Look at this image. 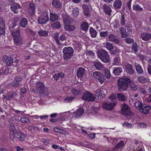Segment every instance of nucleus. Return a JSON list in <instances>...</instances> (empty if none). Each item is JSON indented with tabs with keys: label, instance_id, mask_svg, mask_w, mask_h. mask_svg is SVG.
Masks as SVG:
<instances>
[{
	"label": "nucleus",
	"instance_id": "1",
	"mask_svg": "<svg viewBox=\"0 0 151 151\" xmlns=\"http://www.w3.org/2000/svg\"><path fill=\"white\" fill-rule=\"evenodd\" d=\"M130 83L131 79L127 77H124L119 79L118 85L119 91L121 92L126 91Z\"/></svg>",
	"mask_w": 151,
	"mask_h": 151
},
{
	"label": "nucleus",
	"instance_id": "2",
	"mask_svg": "<svg viewBox=\"0 0 151 151\" xmlns=\"http://www.w3.org/2000/svg\"><path fill=\"white\" fill-rule=\"evenodd\" d=\"M116 95H111L110 96L109 99L111 100V101H108L103 102L102 104L103 108L109 111L112 110L114 107L116 105V103L115 102L117 99Z\"/></svg>",
	"mask_w": 151,
	"mask_h": 151
},
{
	"label": "nucleus",
	"instance_id": "3",
	"mask_svg": "<svg viewBox=\"0 0 151 151\" xmlns=\"http://www.w3.org/2000/svg\"><path fill=\"white\" fill-rule=\"evenodd\" d=\"M63 59L65 61H68L73 55V50L70 47H65L63 50Z\"/></svg>",
	"mask_w": 151,
	"mask_h": 151
},
{
	"label": "nucleus",
	"instance_id": "4",
	"mask_svg": "<svg viewBox=\"0 0 151 151\" xmlns=\"http://www.w3.org/2000/svg\"><path fill=\"white\" fill-rule=\"evenodd\" d=\"M97 55L99 58L105 63L110 62V57L108 52L103 49H101L97 52Z\"/></svg>",
	"mask_w": 151,
	"mask_h": 151
},
{
	"label": "nucleus",
	"instance_id": "5",
	"mask_svg": "<svg viewBox=\"0 0 151 151\" xmlns=\"http://www.w3.org/2000/svg\"><path fill=\"white\" fill-rule=\"evenodd\" d=\"M36 91L37 93L41 94H47L48 90L45 88L44 84L41 82L37 83L36 86Z\"/></svg>",
	"mask_w": 151,
	"mask_h": 151
},
{
	"label": "nucleus",
	"instance_id": "6",
	"mask_svg": "<svg viewBox=\"0 0 151 151\" xmlns=\"http://www.w3.org/2000/svg\"><path fill=\"white\" fill-rule=\"evenodd\" d=\"M48 14V12L47 11L42 12L38 18L37 20L38 23L40 24H46L49 20Z\"/></svg>",
	"mask_w": 151,
	"mask_h": 151
},
{
	"label": "nucleus",
	"instance_id": "7",
	"mask_svg": "<svg viewBox=\"0 0 151 151\" xmlns=\"http://www.w3.org/2000/svg\"><path fill=\"white\" fill-rule=\"evenodd\" d=\"M121 112L122 114L126 116H131L133 115V113L131 112L130 109L127 105L125 104H123Z\"/></svg>",
	"mask_w": 151,
	"mask_h": 151
},
{
	"label": "nucleus",
	"instance_id": "8",
	"mask_svg": "<svg viewBox=\"0 0 151 151\" xmlns=\"http://www.w3.org/2000/svg\"><path fill=\"white\" fill-rule=\"evenodd\" d=\"M93 75L101 84H102L105 80L104 75L100 72L96 71L93 73Z\"/></svg>",
	"mask_w": 151,
	"mask_h": 151
},
{
	"label": "nucleus",
	"instance_id": "9",
	"mask_svg": "<svg viewBox=\"0 0 151 151\" xmlns=\"http://www.w3.org/2000/svg\"><path fill=\"white\" fill-rule=\"evenodd\" d=\"M124 65L126 72L127 73L132 75L134 73V70L132 65L128 63H125L124 64Z\"/></svg>",
	"mask_w": 151,
	"mask_h": 151
},
{
	"label": "nucleus",
	"instance_id": "10",
	"mask_svg": "<svg viewBox=\"0 0 151 151\" xmlns=\"http://www.w3.org/2000/svg\"><path fill=\"white\" fill-rule=\"evenodd\" d=\"M3 61L6 63V65L8 66L12 65H14L13 63H14V62H13L12 58L11 57L4 55L3 56Z\"/></svg>",
	"mask_w": 151,
	"mask_h": 151
},
{
	"label": "nucleus",
	"instance_id": "11",
	"mask_svg": "<svg viewBox=\"0 0 151 151\" xmlns=\"http://www.w3.org/2000/svg\"><path fill=\"white\" fill-rule=\"evenodd\" d=\"M84 112V110L82 108L78 109L75 112L72 113L73 116L75 118H79L81 116Z\"/></svg>",
	"mask_w": 151,
	"mask_h": 151
},
{
	"label": "nucleus",
	"instance_id": "12",
	"mask_svg": "<svg viewBox=\"0 0 151 151\" xmlns=\"http://www.w3.org/2000/svg\"><path fill=\"white\" fill-rule=\"evenodd\" d=\"M71 92L72 93L74 94H93L85 90H77L74 88H73L71 89Z\"/></svg>",
	"mask_w": 151,
	"mask_h": 151
},
{
	"label": "nucleus",
	"instance_id": "13",
	"mask_svg": "<svg viewBox=\"0 0 151 151\" xmlns=\"http://www.w3.org/2000/svg\"><path fill=\"white\" fill-rule=\"evenodd\" d=\"M123 72L122 68L120 66L113 67L112 73L115 76H119Z\"/></svg>",
	"mask_w": 151,
	"mask_h": 151
},
{
	"label": "nucleus",
	"instance_id": "14",
	"mask_svg": "<svg viewBox=\"0 0 151 151\" xmlns=\"http://www.w3.org/2000/svg\"><path fill=\"white\" fill-rule=\"evenodd\" d=\"M150 105H143L141 109H140V111L144 115H147L149 112L150 109Z\"/></svg>",
	"mask_w": 151,
	"mask_h": 151
},
{
	"label": "nucleus",
	"instance_id": "15",
	"mask_svg": "<svg viewBox=\"0 0 151 151\" xmlns=\"http://www.w3.org/2000/svg\"><path fill=\"white\" fill-rule=\"evenodd\" d=\"M102 9L106 14L109 16L111 15L112 11L109 6L106 4H104L103 6Z\"/></svg>",
	"mask_w": 151,
	"mask_h": 151
},
{
	"label": "nucleus",
	"instance_id": "16",
	"mask_svg": "<svg viewBox=\"0 0 151 151\" xmlns=\"http://www.w3.org/2000/svg\"><path fill=\"white\" fill-rule=\"evenodd\" d=\"M95 95H83L82 99L85 101H92L95 99Z\"/></svg>",
	"mask_w": 151,
	"mask_h": 151
},
{
	"label": "nucleus",
	"instance_id": "17",
	"mask_svg": "<svg viewBox=\"0 0 151 151\" xmlns=\"http://www.w3.org/2000/svg\"><path fill=\"white\" fill-rule=\"evenodd\" d=\"M109 39L110 41L116 44L119 43L120 42V39L113 34H111L109 36Z\"/></svg>",
	"mask_w": 151,
	"mask_h": 151
},
{
	"label": "nucleus",
	"instance_id": "18",
	"mask_svg": "<svg viewBox=\"0 0 151 151\" xmlns=\"http://www.w3.org/2000/svg\"><path fill=\"white\" fill-rule=\"evenodd\" d=\"M13 138H16L20 141H24L25 138V136L24 134L21 133H16L13 136Z\"/></svg>",
	"mask_w": 151,
	"mask_h": 151
},
{
	"label": "nucleus",
	"instance_id": "19",
	"mask_svg": "<svg viewBox=\"0 0 151 151\" xmlns=\"http://www.w3.org/2000/svg\"><path fill=\"white\" fill-rule=\"evenodd\" d=\"M63 21L64 23L66 25L72 24L73 22V20L67 15H65L63 17Z\"/></svg>",
	"mask_w": 151,
	"mask_h": 151
},
{
	"label": "nucleus",
	"instance_id": "20",
	"mask_svg": "<svg viewBox=\"0 0 151 151\" xmlns=\"http://www.w3.org/2000/svg\"><path fill=\"white\" fill-rule=\"evenodd\" d=\"M11 31H12L11 35L13 37L15 38L20 36V30L18 27L15 29L14 28Z\"/></svg>",
	"mask_w": 151,
	"mask_h": 151
},
{
	"label": "nucleus",
	"instance_id": "21",
	"mask_svg": "<svg viewBox=\"0 0 151 151\" xmlns=\"http://www.w3.org/2000/svg\"><path fill=\"white\" fill-rule=\"evenodd\" d=\"M52 4L54 8L57 9H60L62 5L58 0H52Z\"/></svg>",
	"mask_w": 151,
	"mask_h": 151
},
{
	"label": "nucleus",
	"instance_id": "22",
	"mask_svg": "<svg viewBox=\"0 0 151 151\" xmlns=\"http://www.w3.org/2000/svg\"><path fill=\"white\" fill-rule=\"evenodd\" d=\"M142 39L145 41H147L151 38V34L149 33H143L141 35Z\"/></svg>",
	"mask_w": 151,
	"mask_h": 151
},
{
	"label": "nucleus",
	"instance_id": "23",
	"mask_svg": "<svg viewBox=\"0 0 151 151\" xmlns=\"http://www.w3.org/2000/svg\"><path fill=\"white\" fill-rule=\"evenodd\" d=\"M20 7L18 3L14 2L11 4V8L14 13H17L18 12V9Z\"/></svg>",
	"mask_w": 151,
	"mask_h": 151
},
{
	"label": "nucleus",
	"instance_id": "24",
	"mask_svg": "<svg viewBox=\"0 0 151 151\" xmlns=\"http://www.w3.org/2000/svg\"><path fill=\"white\" fill-rule=\"evenodd\" d=\"M85 73V69L81 67L79 68L77 70V76L80 78H82Z\"/></svg>",
	"mask_w": 151,
	"mask_h": 151
},
{
	"label": "nucleus",
	"instance_id": "25",
	"mask_svg": "<svg viewBox=\"0 0 151 151\" xmlns=\"http://www.w3.org/2000/svg\"><path fill=\"white\" fill-rule=\"evenodd\" d=\"M10 130V137H13V136L17 133L15 129V128L13 123H11L9 127Z\"/></svg>",
	"mask_w": 151,
	"mask_h": 151
},
{
	"label": "nucleus",
	"instance_id": "26",
	"mask_svg": "<svg viewBox=\"0 0 151 151\" xmlns=\"http://www.w3.org/2000/svg\"><path fill=\"white\" fill-rule=\"evenodd\" d=\"M134 67L137 73L139 74H141L143 73L144 71L140 65L136 63H135Z\"/></svg>",
	"mask_w": 151,
	"mask_h": 151
},
{
	"label": "nucleus",
	"instance_id": "27",
	"mask_svg": "<svg viewBox=\"0 0 151 151\" xmlns=\"http://www.w3.org/2000/svg\"><path fill=\"white\" fill-rule=\"evenodd\" d=\"M120 34L121 35V37L122 38L126 37L129 36L127 32L126 29L124 27H122L120 28Z\"/></svg>",
	"mask_w": 151,
	"mask_h": 151
},
{
	"label": "nucleus",
	"instance_id": "28",
	"mask_svg": "<svg viewBox=\"0 0 151 151\" xmlns=\"http://www.w3.org/2000/svg\"><path fill=\"white\" fill-rule=\"evenodd\" d=\"M4 27L5 25L4 24L3 19L2 18H0V36L5 34Z\"/></svg>",
	"mask_w": 151,
	"mask_h": 151
},
{
	"label": "nucleus",
	"instance_id": "29",
	"mask_svg": "<svg viewBox=\"0 0 151 151\" xmlns=\"http://www.w3.org/2000/svg\"><path fill=\"white\" fill-rule=\"evenodd\" d=\"M35 9V7L34 4L32 3H30L28 8V11L31 16L33 15Z\"/></svg>",
	"mask_w": 151,
	"mask_h": 151
},
{
	"label": "nucleus",
	"instance_id": "30",
	"mask_svg": "<svg viewBox=\"0 0 151 151\" xmlns=\"http://www.w3.org/2000/svg\"><path fill=\"white\" fill-rule=\"evenodd\" d=\"M122 5V1L119 0H116L114 1L113 4L114 8L117 9L120 8Z\"/></svg>",
	"mask_w": 151,
	"mask_h": 151
},
{
	"label": "nucleus",
	"instance_id": "31",
	"mask_svg": "<svg viewBox=\"0 0 151 151\" xmlns=\"http://www.w3.org/2000/svg\"><path fill=\"white\" fill-rule=\"evenodd\" d=\"M94 65L97 70H102L104 67V65L99 61L95 62Z\"/></svg>",
	"mask_w": 151,
	"mask_h": 151
},
{
	"label": "nucleus",
	"instance_id": "32",
	"mask_svg": "<svg viewBox=\"0 0 151 151\" xmlns=\"http://www.w3.org/2000/svg\"><path fill=\"white\" fill-rule=\"evenodd\" d=\"M59 35L58 33H56L54 35V38L55 42L57 43V45H58L59 47L61 46L62 45V44L60 42L59 40Z\"/></svg>",
	"mask_w": 151,
	"mask_h": 151
},
{
	"label": "nucleus",
	"instance_id": "33",
	"mask_svg": "<svg viewBox=\"0 0 151 151\" xmlns=\"http://www.w3.org/2000/svg\"><path fill=\"white\" fill-rule=\"evenodd\" d=\"M64 28L67 31H72L75 29V27L73 25H65Z\"/></svg>",
	"mask_w": 151,
	"mask_h": 151
},
{
	"label": "nucleus",
	"instance_id": "34",
	"mask_svg": "<svg viewBox=\"0 0 151 151\" xmlns=\"http://www.w3.org/2000/svg\"><path fill=\"white\" fill-rule=\"evenodd\" d=\"M104 76L107 79H109L111 77V74L109 71L106 68L104 69Z\"/></svg>",
	"mask_w": 151,
	"mask_h": 151
},
{
	"label": "nucleus",
	"instance_id": "35",
	"mask_svg": "<svg viewBox=\"0 0 151 151\" xmlns=\"http://www.w3.org/2000/svg\"><path fill=\"white\" fill-rule=\"evenodd\" d=\"M58 16L55 14L51 13H50V19L51 21L53 22L58 19Z\"/></svg>",
	"mask_w": 151,
	"mask_h": 151
},
{
	"label": "nucleus",
	"instance_id": "36",
	"mask_svg": "<svg viewBox=\"0 0 151 151\" xmlns=\"http://www.w3.org/2000/svg\"><path fill=\"white\" fill-rule=\"evenodd\" d=\"M138 47L139 46L137 45L136 43L133 42L131 50L133 51L134 52L136 53L138 51Z\"/></svg>",
	"mask_w": 151,
	"mask_h": 151
},
{
	"label": "nucleus",
	"instance_id": "37",
	"mask_svg": "<svg viewBox=\"0 0 151 151\" xmlns=\"http://www.w3.org/2000/svg\"><path fill=\"white\" fill-rule=\"evenodd\" d=\"M48 32L46 30L40 29L38 32V33L41 36H47L48 35Z\"/></svg>",
	"mask_w": 151,
	"mask_h": 151
},
{
	"label": "nucleus",
	"instance_id": "38",
	"mask_svg": "<svg viewBox=\"0 0 151 151\" xmlns=\"http://www.w3.org/2000/svg\"><path fill=\"white\" fill-rule=\"evenodd\" d=\"M75 98L74 96H69L65 98L64 102L65 103L71 102Z\"/></svg>",
	"mask_w": 151,
	"mask_h": 151
},
{
	"label": "nucleus",
	"instance_id": "39",
	"mask_svg": "<svg viewBox=\"0 0 151 151\" xmlns=\"http://www.w3.org/2000/svg\"><path fill=\"white\" fill-rule=\"evenodd\" d=\"M51 26L53 28L56 29H58L61 27V24L58 21H56L52 23L51 24Z\"/></svg>",
	"mask_w": 151,
	"mask_h": 151
},
{
	"label": "nucleus",
	"instance_id": "40",
	"mask_svg": "<svg viewBox=\"0 0 151 151\" xmlns=\"http://www.w3.org/2000/svg\"><path fill=\"white\" fill-rule=\"evenodd\" d=\"M27 19L24 18L21 20L20 22V26L24 28L25 27V26L27 24Z\"/></svg>",
	"mask_w": 151,
	"mask_h": 151
},
{
	"label": "nucleus",
	"instance_id": "41",
	"mask_svg": "<svg viewBox=\"0 0 151 151\" xmlns=\"http://www.w3.org/2000/svg\"><path fill=\"white\" fill-rule=\"evenodd\" d=\"M89 31L91 36L92 37H96L97 33L96 31L95 30L93 27H90L89 29Z\"/></svg>",
	"mask_w": 151,
	"mask_h": 151
},
{
	"label": "nucleus",
	"instance_id": "42",
	"mask_svg": "<svg viewBox=\"0 0 151 151\" xmlns=\"http://www.w3.org/2000/svg\"><path fill=\"white\" fill-rule=\"evenodd\" d=\"M81 29L85 31L87 30L88 28V24L86 22H83L81 25Z\"/></svg>",
	"mask_w": 151,
	"mask_h": 151
},
{
	"label": "nucleus",
	"instance_id": "43",
	"mask_svg": "<svg viewBox=\"0 0 151 151\" xmlns=\"http://www.w3.org/2000/svg\"><path fill=\"white\" fill-rule=\"evenodd\" d=\"M14 43L17 45H22V38L21 37L14 38Z\"/></svg>",
	"mask_w": 151,
	"mask_h": 151
},
{
	"label": "nucleus",
	"instance_id": "44",
	"mask_svg": "<svg viewBox=\"0 0 151 151\" xmlns=\"http://www.w3.org/2000/svg\"><path fill=\"white\" fill-rule=\"evenodd\" d=\"M120 23L121 26H123L125 24L126 19H125L124 15L122 14L120 18Z\"/></svg>",
	"mask_w": 151,
	"mask_h": 151
},
{
	"label": "nucleus",
	"instance_id": "45",
	"mask_svg": "<svg viewBox=\"0 0 151 151\" xmlns=\"http://www.w3.org/2000/svg\"><path fill=\"white\" fill-rule=\"evenodd\" d=\"M133 9L136 11H141L143 10L142 8L138 4H134L133 6Z\"/></svg>",
	"mask_w": 151,
	"mask_h": 151
},
{
	"label": "nucleus",
	"instance_id": "46",
	"mask_svg": "<svg viewBox=\"0 0 151 151\" xmlns=\"http://www.w3.org/2000/svg\"><path fill=\"white\" fill-rule=\"evenodd\" d=\"M79 13V9L77 7L74 8L72 11V14L73 16L75 17H77Z\"/></svg>",
	"mask_w": 151,
	"mask_h": 151
},
{
	"label": "nucleus",
	"instance_id": "47",
	"mask_svg": "<svg viewBox=\"0 0 151 151\" xmlns=\"http://www.w3.org/2000/svg\"><path fill=\"white\" fill-rule=\"evenodd\" d=\"M17 25V24L16 23H14L12 21V22H9L8 23V26L9 29L11 31L15 27L16 28H17L16 26Z\"/></svg>",
	"mask_w": 151,
	"mask_h": 151
},
{
	"label": "nucleus",
	"instance_id": "48",
	"mask_svg": "<svg viewBox=\"0 0 151 151\" xmlns=\"http://www.w3.org/2000/svg\"><path fill=\"white\" fill-rule=\"evenodd\" d=\"M135 107L137 109L138 108L140 110L141 108L142 107V106L143 105L142 102L138 101L136 102L134 104Z\"/></svg>",
	"mask_w": 151,
	"mask_h": 151
},
{
	"label": "nucleus",
	"instance_id": "49",
	"mask_svg": "<svg viewBox=\"0 0 151 151\" xmlns=\"http://www.w3.org/2000/svg\"><path fill=\"white\" fill-rule=\"evenodd\" d=\"M106 47L109 50L111 51L113 48V46L110 42H107L106 44Z\"/></svg>",
	"mask_w": 151,
	"mask_h": 151
},
{
	"label": "nucleus",
	"instance_id": "50",
	"mask_svg": "<svg viewBox=\"0 0 151 151\" xmlns=\"http://www.w3.org/2000/svg\"><path fill=\"white\" fill-rule=\"evenodd\" d=\"M124 142L122 141L118 143L116 145L115 147V148L117 149H118L121 147H122L124 145Z\"/></svg>",
	"mask_w": 151,
	"mask_h": 151
},
{
	"label": "nucleus",
	"instance_id": "51",
	"mask_svg": "<svg viewBox=\"0 0 151 151\" xmlns=\"http://www.w3.org/2000/svg\"><path fill=\"white\" fill-rule=\"evenodd\" d=\"M138 81L140 83H144L146 81V78L143 76L138 77L137 78Z\"/></svg>",
	"mask_w": 151,
	"mask_h": 151
},
{
	"label": "nucleus",
	"instance_id": "52",
	"mask_svg": "<svg viewBox=\"0 0 151 151\" xmlns=\"http://www.w3.org/2000/svg\"><path fill=\"white\" fill-rule=\"evenodd\" d=\"M124 40L126 43L128 44L133 43L134 41L133 39L131 38H126Z\"/></svg>",
	"mask_w": 151,
	"mask_h": 151
},
{
	"label": "nucleus",
	"instance_id": "53",
	"mask_svg": "<svg viewBox=\"0 0 151 151\" xmlns=\"http://www.w3.org/2000/svg\"><path fill=\"white\" fill-rule=\"evenodd\" d=\"M119 100L123 101H126L127 97L124 95H117Z\"/></svg>",
	"mask_w": 151,
	"mask_h": 151
},
{
	"label": "nucleus",
	"instance_id": "54",
	"mask_svg": "<svg viewBox=\"0 0 151 151\" xmlns=\"http://www.w3.org/2000/svg\"><path fill=\"white\" fill-rule=\"evenodd\" d=\"M13 95H3V98L6 100H12L13 98Z\"/></svg>",
	"mask_w": 151,
	"mask_h": 151
},
{
	"label": "nucleus",
	"instance_id": "55",
	"mask_svg": "<svg viewBox=\"0 0 151 151\" xmlns=\"http://www.w3.org/2000/svg\"><path fill=\"white\" fill-rule=\"evenodd\" d=\"M96 92V93H99V94H105L106 93V91L104 89H102L101 90L98 89Z\"/></svg>",
	"mask_w": 151,
	"mask_h": 151
},
{
	"label": "nucleus",
	"instance_id": "56",
	"mask_svg": "<svg viewBox=\"0 0 151 151\" xmlns=\"http://www.w3.org/2000/svg\"><path fill=\"white\" fill-rule=\"evenodd\" d=\"M119 56H116L113 59V63L115 65H118L119 63Z\"/></svg>",
	"mask_w": 151,
	"mask_h": 151
},
{
	"label": "nucleus",
	"instance_id": "57",
	"mask_svg": "<svg viewBox=\"0 0 151 151\" xmlns=\"http://www.w3.org/2000/svg\"><path fill=\"white\" fill-rule=\"evenodd\" d=\"M20 121L23 123H28L30 122L29 120L26 118H22L20 119Z\"/></svg>",
	"mask_w": 151,
	"mask_h": 151
},
{
	"label": "nucleus",
	"instance_id": "58",
	"mask_svg": "<svg viewBox=\"0 0 151 151\" xmlns=\"http://www.w3.org/2000/svg\"><path fill=\"white\" fill-rule=\"evenodd\" d=\"M130 88L131 90L132 91H135L137 89V88L136 86L134 85L132 82L131 81V83H130Z\"/></svg>",
	"mask_w": 151,
	"mask_h": 151
},
{
	"label": "nucleus",
	"instance_id": "59",
	"mask_svg": "<svg viewBox=\"0 0 151 151\" xmlns=\"http://www.w3.org/2000/svg\"><path fill=\"white\" fill-rule=\"evenodd\" d=\"M67 39V37L65 34H63L60 37V40L61 41L65 40Z\"/></svg>",
	"mask_w": 151,
	"mask_h": 151
},
{
	"label": "nucleus",
	"instance_id": "60",
	"mask_svg": "<svg viewBox=\"0 0 151 151\" xmlns=\"http://www.w3.org/2000/svg\"><path fill=\"white\" fill-rule=\"evenodd\" d=\"M41 142L43 144L45 145H47L49 144V140H47L45 139H42L41 140Z\"/></svg>",
	"mask_w": 151,
	"mask_h": 151
},
{
	"label": "nucleus",
	"instance_id": "61",
	"mask_svg": "<svg viewBox=\"0 0 151 151\" xmlns=\"http://www.w3.org/2000/svg\"><path fill=\"white\" fill-rule=\"evenodd\" d=\"M100 35L101 37H105L108 35V32L107 31L101 32Z\"/></svg>",
	"mask_w": 151,
	"mask_h": 151
},
{
	"label": "nucleus",
	"instance_id": "62",
	"mask_svg": "<svg viewBox=\"0 0 151 151\" xmlns=\"http://www.w3.org/2000/svg\"><path fill=\"white\" fill-rule=\"evenodd\" d=\"M147 126L146 124L145 123H139L137 127L139 128H144Z\"/></svg>",
	"mask_w": 151,
	"mask_h": 151
},
{
	"label": "nucleus",
	"instance_id": "63",
	"mask_svg": "<svg viewBox=\"0 0 151 151\" xmlns=\"http://www.w3.org/2000/svg\"><path fill=\"white\" fill-rule=\"evenodd\" d=\"M28 31L30 35L32 36L35 37V35H36V32H35L33 30L30 29H28Z\"/></svg>",
	"mask_w": 151,
	"mask_h": 151
},
{
	"label": "nucleus",
	"instance_id": "64",
	"mask_svg": "<svg viewBox=\"0 0 151 151\" xmlns=\"http://www.w3.org/2000/svg\"><path fill=\"white\" fill-rule=\"evenodd\" d=\"M110 53L111 55H117L118 54V51L117 50L115 49L114 50L111 51Z\"/></svg>",
	"mask_w": 151,
	"mask_h": 151
}]
</instances>
